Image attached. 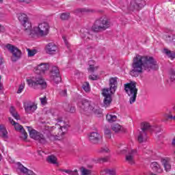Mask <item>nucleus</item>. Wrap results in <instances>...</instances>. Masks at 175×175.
Masks as SVG:
<instances>
[{"label": "nucleus", "mask_w": 175, "mask_h": 175, "mask_svg": "<svg viewBox=\"0 0 175 175\" xmlns=\"http://www.w3.org/2000/svg\"><path fill=\"white\" fill-rule=\"evenodd\" d=\"M133 70L131 71V76H138L137 73H143L144 70H157L158 64L153 57L136 55L134 57L132 64Z\"/></svg>", "instance_id": "f257e3e1"}, {"label": "nucleus", "mask_w": 175, "mask_h": 175, "mask_svg": "<svg viewBox=\"0 0 175 175\" xmlns=\"http://www.w3.org/2000/svg\"><path fill=\"white\" fill-rule=\"evenodd\" d=\"M78 107L83 114H102V109L98 105L85 98H82L78 102Z\"/></svg>", "instance_id": "f03ea898"}, {"label": "nucleus", "mask_w": 175, "mask_h": 175, "mask_svg": "<svg viewBox=\"0 0 175 175\" xmlns=\"http://www.w3.org/2000/svg\"><path fill=\"white\" fill-rule=\"evenodd\" d=\"M113 25L111 21L106 17H101L97 19L93 26L92 27V31L93 32H100V31H106L109 29L110 27Z\"/></svg>", "instance_id": "7ed1b4c3"}, {"label": "nucleus", "mask_w": 175, "mask_h": 175, "mask_svg": "<svg viewBox=\"0 0 175 175\" xmlns=\"http://www.w3.org/2000/svg\"><path fill=\"white\" fill-rule=\"evenodd\" d=\"M27 83L29 87L34 90H44L47 87V83L42 77H35L27 79Z\"/></svg>", "instance_id": "20e7f679"}, {"label": "nucleus", "mask_w": 175, "mask_h": 175, "mask_svg": "<svg viewBox=\"0 0 175 175\" xmlns=\"http://www.w3.org/2000/svg\"><path fill=\"white\" fill-rule=\"evenodd\" d=\"M136 82L131 81L129 83L124 85V90L126 94L130 97L129 103L131 105L136 102V98L137 96V89L136 88Z\"/></svg>", "instance_id": "39448f33"}, {"label": "nucleus", "mask_w": 175, "mask_h": 175, "mask_svg": "<svg viewBox=\"0 0 175 175\" xmlns=\"http://www.w3.org/2000/svg\"><path fill=\"white\" fill-rule=\"evenodd\" d=\"M49 33H50V25L46 22L40 23L38 27H33V35L46 38Z\"/></svg>", "instance_id": "423d86ee"}, {"label": "nucleus", "mask_w": 175, "mask_h": 175, "mask_svg": "<svg viewBox=\"0 0 175 175\" xmlns=\"http://www.w3.org/2000/svg\"><path fill=\"white\" fill-rule=\"evenodd\" d=\"M57 121V124H55V126H57V129L55 130L53 136L62 137L63 135H65V133L68 131L69 125L62 120V118H58Z\"/></svg>", "instance_id": "0eeeda50"}, {"label": "nucleus", "mask_w": 175, "mask_h": 175, "mask_svg": "<svg viewBox=\"0 0 175 175\" xmlns=\"http://www.w3.org/2000/svg\"><path fill=\"white\" fill-rule=\"evenodd\" d=\"M27 128L31 139L37 140V142H39V143H41L42 144L46 143V137H44L42 133L36 131V130L32 129L31 126H27Z\"/></svg>", "instance_id": "6e6552de"}, {"label": "nucleus", "mask_w": 175, "mask_h": 175, "mask_svg": "<svg viewBox=\"0 0 175 175\" xmlns=\"http://www.w3.org/2000/svg\"><path fill=\"white\" fill-rule=\"evenodd\" d=\"M5 49L12 54L11 59L13 62H16V61H18V59L21 58V51H20L16 46L8 44L5 45Z\"/></svg>", "instance_id": "1a4fd4ad"}, {"label": "nucleus", "mask_w": 175, "mask_h": 175, "mask_svg": "<svg viewBox=\"0 0 175 175\" xmlns=\"http://www.w3.org/2000/svg\"><path fill=\"white\" fill-rule=\"evenodd\" d=\"M151 128L150 123L144 122L142 123L141 131L138 135V142L139 143H143L147 140V131Z\"/></svg>", "instance_id": "9d476101"}, {"label": "nucleus", "mask_w": 175, "mask_h": 175, "mask_svg": "<svg viewBox=\"0 0 175 175\" xmlns=\"http://www.w3.org/2000/svg\"><path fill=\"white\" fill-rule=\"evenodd\" d=\"M146 5L144 0H132L130 3L129 9L131 12H139Z\"/></svg>", "instance_id": "9b49d317"}, {"label": "nucleus", "mask_w": 175, "mask_h": 175, "mask_svg": "<svg viewBox=\"0 0 175 175\" xmlns=\"http://www.w3.org/2000/svg\"><path fill=\"white\" fill-rule=\"evenodd\" d=\"M8 121H10L12 125H14L16 131H18L21 133V137L23 139V140H26L27 137H28V134L24 129V127H23V126H21L20 124L15 122L12 118H8Z\"/></svg>", "instance_id": "f8f14e48"}, {"label": "nucleus", "mask_w": 175, "mask_h": 175, "mask_svg": "<svg viewBox=\"0 0 175 175\" xmlns=\"http://www.w3.org/2000/svg\"><path fill=\"white\" fill-rule=\"evenodd\" d=\"M103 96H104V100H103V106L104 107H109L110 106V104L111 103V92L110 91V88L103 89Z\"/></svg>", "instance_id": "ddd939ff"}, {"label": "nucleus", "mask_w": 175, "mask_h": 175, "mask_svg": "<svg viewBox=\"0 0 175 175\" xmlns=\"http://www.w3.org/2000/svg\"><path fill=\"white\" fill-rule=\"evenodd\" d=\"M23 107L27 114H32L38 109V105L32 101L25 102Z\"/></svg>", "instance_id": "4468645a"}, {"label": "nucleus", "mask_w": 175, "mask_h": 175, "mask_svg": "<svg viewBox=\"0 0 175 175\" xmlns=\"http://www.w3.org/2000/svg\"><path fill=\"white\" fill-rule=\"evenodd\" d=\"M51 79L53 80L56 84L61 81V75H59V69L58 67L54 66L51 71Z\"/></svg>", "instance_id": "2eb2a0df"}, {"label": "nucleus", "mask_w": 175, "mask_h": 175, "mask_svg": "<svg viewBox=\"0 0 175 175\" xmlns=\"http://www.w3.org/2000/svg\"><path fill=\"white\" fill-rule=\"evenodd\" d=\"M103 137L98 132H92L89 134V140L93 144H98L99 142L102 141Z\"/></svg>", "instance_id": "dca6fc26"}, {"label": "nucleus", "mask_w": 175, "mask_h": 175, "mask_svg": "<svg viewBox=\"0 0 175 175\" xmlns=\"http://www.w3.org/2000/svg\"><path fill=\"white\" fill-rule=\"evenodd\" d=\"M45 51L47 54L50 55L57 54L58 46L54 42H49L45 46Z\"/></svg>", "instance_id": "f3484780"}, {"label": "nucleus", "mask_w": 175, "mask_h": 175, "mask_svg": "<svg viewBox=\"0 0 175 175\" xmlns=\"http://www.w3.org/2000/svg\"><path fill=\"white\" fill-rule=\"evenodd\" d=\"M21 24L27 35H29V36H31V35H33V28L32 29V24L29 22V20L27 19V21Z\"/></svg>", "instance_id": "a211bd4d"}, {"label": "nucleus", "mask_w": 175, "mask_h": 175, "mask_svg": "<svg viewBox=\"0 0 175 175\" xmlns=\"http://www.w3.org/2000/svg\"><path fill=\"white\" fill-rule=\"evenodd\" d=\"M81 37L85 40H90L92 39V31L83 27L81 29Z\"/></svg>", "instance_id": "6ab92c4d"}, {"label": "nucleus", "mask_w": 175, "mask_h": 175, "mask_svg": "<svg viewBox=\"0 0 175 175\" xmlns=\"http://www.w3.org/2000/svg\"><path fill=\"white\" fill-rule=\"evenodd\" d=\"M137 154V150H131L126 155V162H128L129 165H135V155Z\"/></svg>", "instance_id": "aec40b11"}, {"label": "nucleus", "mask_w": 175, "mask_h": 175, "mask_svg": "<svg viewBox=\"0 0 175 175\" xmlns=\"http://www.w3.org/2000/svg\"><path fill=\"white\" fill-rule=\"evenodd\" d=\"M109 88L111 94L116 92L117 90V77H112L109 79Z\"/></svg>", "instance_id": "412c9836"}, {"label": "nucleus", "mask_w": 175, "mask_h": 175, "mask_svg": "<svg viewBox=\"0 0 175 175\" xmlns=\"http://www.w3.org/2000/svg\"><path fill=\"white\" fill-rule=\"evenodd\" d=\"M48 69H49V64L46 63H41L40 65H38L36 68V70L37 73H40V75H42V73H44V72H46V70H48ZM38 70L39 72H38Z\"/></svg>", "instance_id": "4be33fe9"}, {"label": "nucleus", "mask_w": 175, "mask_h": 175, "mask_svg": "<svg viewBox=\"0 0 175 175\" xmlns=\"http://www.w3.org/2000/svg\"><path fill=\"white\" fill-rule=\"evenodd\" d=\"M150 167L154 172H156V173H162V172H163V170L161 167V165H159V164H158L157 162H152Z\"/></svg>", "instance_id": "5701e85b"}, {"label": "nucleus", "mask_w": 175, "mask_h": 175, "mask_svg": "<svg viewBox=\"0 0 175 175\" xmlns=\"http://www.w3.org/2000/svg\"><path fill=\"white\" fill-rule=\"evenodd\" d=\"M161 163L163 165L165 172H170L172 169V165H170L169 160L163 159H161Z\"/></svg>", "instance_id": "b1692460"}, {"label": "nucleus", "mask_w": 175, "mask_h": 175, "mask_svg": "<svg viewBox=\"0 0 175 175\" xmlns=\"http://www.w3.org/2000/svg\"><path fill=\"white\" fill-rule=\"evenodd\" d=\"M89 68L88 69V72H95V70H98L99 66H95V61L90 60L88 62Z\"/></svg>", "instance_id": "393cba45"}, {"label": "nucleus", "mask_w": 175, "mask_h": 175, "mask_svg": "<svg viewBox=\"0 0 175 175\" xmlns=\"http://www.w3.org/2000/svg\"><path fill=\"white\" fill-rule=\"evenodd\" d=\"M167 120H174L175 121V116L173 114V112L165 113L162 121L163 122H167Z\"/></svg>", "instance_id": "a878e982"}, {"label": "nucleus", "mask_w": 175, "mask_h": 175, "mask_svg": "<svg viewBox=\"0 0 175 175\" xmlns=\"http://www.w3.org/2000/svg\"><path fill=\"white\" fill-rule=\"evenodd\" d=\"M17 17H18V20L20 21V23H21V24L28 21V16H27V14H23V13L18 14Z\"/></svg>", "instance_id": "bb28decb"}, {"label": "nucleus", "mask_w": 175, "mask_h": 175, "mask_svg": "<svg viewBox=\"0 0 175 175\" xmlns=\"http://www.w3.org/2000/svg\"><path fill=\"white\" fill-rule=\"evenodd\" d=\"M10 113L15 118V120H20V116L17 113V111H16V109L14 107H11L10 108Z\"/></svg>", "instance_id": "cd10ccee"}, {"label": "nucleus", "mask_w": 175, "mask_h": 175, "mask_svg": "<svg viewBox=\"0 0 175 175\" xmlns=\"http://www.w3.org/2000/svg\"><path fill=\"white\" fill-rule=\"evenodd\" d=\"M66 111L68 113H75L76 112V107L71 104H66L64 107Z\"/></svg>", "instance_id": "c85d7f7f"}, {"label": "nucleus", "mask_w": 175, "mask_h": 175, "mask_svg": "<svg viewBox=\"0 0 175 175\" xmlns=\"http://www.w3.org/2000/svg\"><path fill=\"white\" fill-rule=\"evenodd\" d=\"M0 135L4 139L8 138V131H6V128L3 125H0Z\"/></svg>", "instance_id": "c756f323"}, {"label": "nucleus", "mask_w": 175, "mask_h": 175, "mask_svg": "<svg viewBox=\"0 0 175 175\" xmlns=\"http://www.w3.org/2000/svg\"><path fill=\"white\" fill-rule=\"evenodd\" d=\"M46 161L49 163H52L53 165H56L57 157L54 155L48 156Z\"/></svg>", "instance_id": "7c9ffc66"}, {"label": "nucleus", "mask_w": 175, "mask_h": 175, "mask_svg": "<svg viewBox=\"0 0 175 175\" xmlns=\"http://www.w3.org/2000/svg\"><path fill=\"white\" fill-rule=\"evenodd\" d=\"M101 174H110V175H116V170L114 169H105L101 171Z\"/></svg>", "instance_id": "2f4dec72"}, {"label": "nucleus", "mask_w": 175, "mask_h": 175, "mask_svg": "<svg viewBox=\"0 0 175 175\" xmlns=\"http://www.w3.org/2000/svg\"><path fill=\"white\" fill-rule=\"evenodd\" d=\"M106 118L108 122H114L117 121V116L116 115L107 114Z\"/></svg>", "instance_id": "473e14b6"}, {"label": "nucleus", "mask_w": 175, "mask_h": 175, "mask_svg": "<svg viewBox=\"0 0 175 175\" xmlns=\"http://www.w3.org/2000/svg\"><path fill=\"white\" fill-rule=\"evenodd\" d=\"M165 40L167 43H172V44L175 45V35L167 36Z\"/></svg>", "instance_id": "72a5a7b5"}, {"label": "nucleus", "mask_w": 175, "mask_h": 175, "mask_svg": "<svg viewBox=\"0 0 175 175\" xmlns=\"http://www.w3.org/2000/svg\"><path fill=\"white\" fill-rule=\"evenodd\" d=\"M61 20H69L70 18V14L69 12H64L60 15Z\"/></svg>", "instance_id": "f704fd0d"}, {"label": "nucleus", "mask_w": 175, "mask_h": 175, "mask_svg": "<svg viewBox=\"0 0 175 175\" xmlns=\"http://www.w3.org/2000/svg\"><path fill=\"white\" fill-rule=\"evenodd\" d=\"M164 53L170 58H174L175 57V53H174V52H173L172 51H169L168 49H164Z\"/></svg>", "instance_id": "c9c22d12"}, {"label": "nucleus", "mask_w": 175, "mask_h": 175, "mask_svg": "<svg viewBox=\"0 0 175 175\" xmlns=\"http://www.w3.org/2000/svg\"><path fill=\"white\" fill-rule=\"evenodd\" d=\"M81 173L82 175H91V170L82 167H81Z\"/></svg>", "instance_id": "e433bc0d"}, {"label": "nucleus", "mask_w": 175, "mask_h": 175, "mask_svg": "<svg viewBox=\"0 0 175 175\" xmlns=\"http://www.w3.org/2000/svg\"><path fill=\"white\" fill-rule=\"evenodd\" d=\"M170 80L172 83H175V71L173 69L170 70Z\"/></svg>", "instance_id": "4c0bfd02"}, {"label": "nucleus", "mask_w": 175, "mask_h": 175, "mask_svg": "<svg viewBox=\"0 0 175 175\" xmlns=\"http://www.w3.org/2000/svg\"><path fill=\"white\" fill-rule=\"evenodd\" d=\"M112 131L114 132H120L121 131V125L116 124L111 126Z\"/></svg>", "instance_id": "58836bf2"}, {"label": "nucleus", "mask_w": 175, "mask_h": 175, "mask_svg": "<svg viewBox=\"0 0 175 175\" xmlns=\"http://www.w3.org/2000/svg\"><path fill=\"white\" fill-rule=\"evenodd\" d=\"M36 53H38V51H36V49L31 50L29 49H27L28 57H33V55H35Z\"/></svg>", "instance_id": "ea45409f"}, {"label": "nucleus", "mask_w": 175, "mask_h": 175, "mask_svg": "<svg viewBox=\"0 0 175 175\" xmlns=\"http://www.w3.org/2000/svg\"><path fill=\"white\" fill-rule=\"evenodd\" d=\"M83 89L85 92H89L90 91V83L88 82H85L83 85Z\"/></svg>", "instance_id": "a19ab883"}, {"label": "nucleus", "mask_w": 175, "mask_h": 175, "mask_svg": "<svg viewBox=\"0 0 175 175\" xmlns=\"http://www.w3.org/2000/svg\"><path fill=\"white\" fill-rule=\"evenodd\" d=\"M25 88V83H21V85H19V88L18 89L17 94H21V92H23V91H24Z\"/></svg>", "instance_id": "79ce46f5"}, {"label": "nucleus", "mask_w": 175, "mask_h": 175, "mask_svg": "<svg viewBox=\"0 0 175 175\" xmlns=\"http://www.w3.org/2000/svg\"><path fill=\"white\" fill-rule=\"evenodd\" d=\"M98 152H105V153H109L110 152V149L107 148V146H104L101 148L100 150H98Z\"/></svg>", "instance_id": "37998d69"}, {"label": "nucleus", "mask_w": 175, "mask_h": 175, "mask_svg": "<svg viewBox=\"0 0 175 175\" xmlns=\"http://www.w3.org/2000/svg\"><path fill=\"white\" fill-rule=\"evenodd\" d=\"M105 135L107 139H111V131L110 129H106L105 130Z\"/></svg>", "instance_id": "c03bdc74"}, {"label": "nucleus", "mask_w": 175, "mask_h": 175, "mask_svg": "<svg viewBox=\"0 0 175 175\" xmlns=\"http://www.w3.org/2000/svg\"><path fill=\"white\" fill-rule=\"evenodd\" d=\"M40 100L41 105H43V106H44L47 103V98L46 96L40 98Z\"/></svg>", "instance_id": "a18cd8bd"}, {"label": "nucleus", "mask_w": 175, "mask_h": 175, "mask_svg": "<svg viewBox=\"0 0 175 175\" xmlns=\"http://www.w3.org/2000/svg\"><path fill=\"white\" fill-rule=\"evenodd\" d=\"M63 40L67 47V49H70V44H69V42H68V40H66V37L63 36Z\"/></svg>", "instance_id": "49530a36"}, {"label": "nucleus", "mask_w": 175, "mask_h": 175, "mask_svg": "<svg viewBox=\"0 0 175 175\" xmlns=\"http://www.w3.org/2000/svg\"><path fill=\"white\" fill-rule=\"evenodd\" d=\"M49 113H51L52 114V116L55 117V116H57V114H58V111L57 109H50L49 111Z\"/></svg>", "instance_id": "de8ad7c7"}, {"label": "nucleus", "mask_w": 175, "mask_h": 175, "mask_svg": "<svg viewBox=\"0 0 175 175\" xmlns=\"http://www.w3.org/2000/svg\"><path fill=\"white\" fill-rule=\"evenodd\" d=\"M70 175H79V172L77 171V170H70Z\"/></svg>", "instance_id": "09e8293b"}, {"label": "nucleus", "mask_w": 175, "mask_h": 175, "mask_svg": "<svg viewBox=\"0 0 175 175\" xmlns=\"http://www.w3.org/2000/svg\"><path fill=\"white\" fill-rule=\"evenodd\" d=\"M98 77H97V75H90L89 76V79H90V80H98Z\"/></svg>", "instance_id": "8fccbe9b"}, {"label": "nucleus", "mask_w": 175, "mask_h": 175, "mask_svg": "<svg viewBox=\"0 0 175 175\" xmlns=\"http://www.w3.org/2000/svg\"><path fill=\"white\" fill-rule=\"evenodd\" d=\"M60 95L61 96H68L67 90H62L60 92Z\"/></svg>", "instance_id": "3c124183"}, {"label": "nucleus", "mask_w": 175, "mask_h": 175, "mask_svg": "<svg viewBox=\"0 0 175 175\" xmlns=\"http://www.w3.org/2000/svg\"><path fill=\"white\" fill-rule=\"evenodd\" d=\"M62 173H66L67 174H70V170H60Z\"/></svg>", "instance_id": "603ef678"}, {"label": "nucleus", "mask_w": 175, "mask_h": 175, "mask_svg": "<svg viewBox=\"0 0 175 175\" xmlns=\"http://www.w3.org/2000/svg\"><path fill=\"white\" fill-rule=\"evenodd\" d=\"M109 157H104L99 159L100 162H107Z\"/></svg>", "instance_id": "864d4df0"}, {"label": "nucleus", "mask_w": 175, "mask_h": 175, "mask_svg": "<svg viewBox=\"0 0 175 175\" xmlns=\"http://www.w3.org/2000/svg\"><path fill=\"white\" fill-rule=\"evenodd\" d=\"M79 10L80 12H90V10H85V9H81Z\"/></svg>", "instance_id": "5fc2aeb1"}, {"label": "nucleus", "mask_w": 175, "mask_h": 175, "mask_svg": "<svg viewBox=\"0 0 175 175\" xmlns=\"http://www.w3.org/2000/svg\"><path fill=\"white\" fill-rule=\"evenodd\" d=\"M23 2H25V3H31V0H25Z\"/></svg>", "instance_id": "6e6d98bb"}, {"label": "nucleus", "mask_w": 175, "mask_h": 175, "mask_svg": "<svg viewBox=\"0 0 175 175\" xmlns=\"http://www.w3.org/2000/svg\"><path fill=\"white\" fill-rule=\"evenodd\" d=\"M2 59L1 58H0V65H2Z\"/></svg>", "instance_id": "4d7b16f0"}, {"label": "nucleus", "mask_w": 175, "mask_h": 175, "mask_svg": "<svg viewBox=\"0 0 175 175\" xmlns=\"http://www.w3.org/2000/svg\"><path fill=\"white\" fill-rule=\"evenodd\" d=\"M19 2H23L25 0H18Z\"/></svg>", "instance_id": "13d9d810"}, {"label": "nucleus", "mask_w": 175, "mask_h": 175, "mask_svg": "<svg viewBox=\"0 0 175 175\" xmlns=\"http://www.w3.org/2000/svg\"><path fill=\"white\" fill-rule=\"evenodd\" d=\"M3 3V0H0V3Z\"/></svg>", "instance_id": "bf43d9fd"}, {"label": "nucleus", "mask_w": 175, "mask_h": 175, "mask_svg": "<svg viewBox=\"0 0 175 175\" xmlns=\"http://www.w3.org/2000/svg\"><path fill=\"white\" fill-rule=\"evenodd\" d=\"M2 159V157H1V154H0V161Z\"/></svg>", "instance_id": "052dcab7"}, {"label": "nucleus", "mask_w": 175, "mask_h": 175, "mask_svg": "<svg viewBox=\"0 0 175 175\" xmlns=\"http://www.w3.org/2000/svg\"><path fill=\"white\" fill-rule=\"evenodd\" d=\"M124 152H122V154H124Z\"/></svg>", "instance_id": "680f3d73"}]
</instances>
